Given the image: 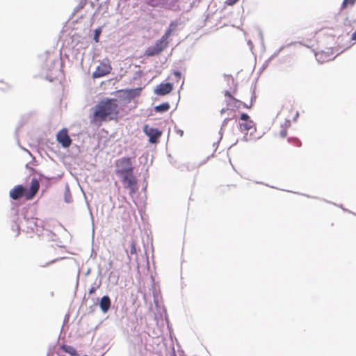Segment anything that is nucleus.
I'll use <instances>...</instances> for the list:
<instances>
[{"label": "nucleus", "mask_w": 356, "mask_h": 356, "mask_svg": "<svg viewBox=\"0 0 356 356\" xmlns=\"http://www.w3.org/2000/svg\"><path fill=\"white\" fill-rule=\"evenodd\" d=\"M170 104L168 102L163 103L154 107V111L159 113L166 112L170 109Z\"/></svg>", "instance_id": "nucleus-17"}, {"label": "nucleus", "mask_w": 356, "mask_h": 356, "mask_svg": "<svg viewBox=\"0 0 356 356\" xmlns=\"http://www.w3.org/2000/svg\"><path fill=\"white\" fill-rule=\"evenodd\" d=\"M355 2L356 0H343L341 5V9H345L348 6H352Z\"/></svg>", "instance_id": "nucleus-18"}, {"label": "nucleus", "mask_w": 356, "mask_h": 356, "mask_svg": "<svg viewBox=\"0 0 356 356\" xmlns=\"http://www.w3.org/2000/svg\"><path fill=\"white\" fill-rule=\"evenodd\" d=\"M115 172L120 177L124 187L129 190L130 195H134L138 190V180L134 175L133 161L129 157H122L115 161Z\"/></svg>", "instance_id": "nucleus-1"}, {"label": "nucleus", "mask_w": 356, "mask_h": 356, "mask_svg": "<svg viewBox=\"0 0 356 356\" xmlns=\"http://www.w3.org/2000/svg\"><path fill=\"white\" fill-rule=\"evenodd\" d=\"M171 90H155L156 94L158 95H165L168 94Z\"/></svg>", "instance_id": "nucleus-21"}, {"label": "nucleus", "mask_w": 356, "mask_h": 356, "mask_svg": "<svg viewBox=\"0 0 356 356\" xmlns=\"http://www.w3.org/2000/svg\"><path fill=\"white\" fill-rule=\"evenodd\" d=\"M112 70V67L108 58L104 59L97 67L92 73L93 78H99L108 74Z\"/></svg>", "instance_id": "nucleus-7"}, {"label": "nucleus", "mask_w": 356, "mask_h": 356, "mask_svg": "<svg viewBox=\"0 0 356 356\" xmlns=\"http://www.w3.org/2000/svg\"><path fill=\"white\" fill-rule=\"evenodd\" d=\"M100 33H101L100 29H96L95 31L94 40L97 42H99V37Z\"/></svg>", "instance_id": "nucleus-19"}, {"label": "nucleus", "mask_w": 356, "mask_h": 356, "mask_svg": "<svg viewBox=\"0 0 356 356\" xmlns=\"http://www.w3.org/2000/svg\"><path fill=\"white\" fill-rule=\"evenodd\" d=\"M168 45V40L165 38L163 36L160 40H157L154 45L149 47L145 52V55L147 56H154L161 54Z\"/></svg>", "instance_id": "nucleus-5"}, {"label": "nucleus", "mask_w": 356, "mask_h": 356, "mask_svg": "<svg viewBox=\"0 0 356 356\" xmlns=\"http://www.w3.org/2000/svg\"><path fill=\"white\" fill-rule=\"evenodd\" d=\"M240 119L243 122H246L250 120L249 115L246 113H242L241 115Z\"/></svg>", "instance_id": "nucleus-20"}, {"label": "nucleus", "mask_w": 356, "mask_h": 356, "mask_svg": "<svg viewBox=\"0 0 356 356\" xmlns=\"http://www.w3.org/2000/svg\"><path fill=\"white\" fill-rule=\"evenodd\" d=\"M56 140L64 148L69 147L72 144V139L70 138L68 131L66 128L62 129L56 134Z\"/></svg>", "instance_id": "nucleus-8"}, {"label": "nucleus", "mask_w": 356, "mask_h": 356, "mask_svg": "<svg viewBox=\"0 0 356 356\" xmlns=\"http://www.w3.org/2000/svg\"><path fill=\"white\" fill-rule=\"evenodd\" d=\"M172 95L174 96V100L172 101V103L177 102L179 98V92L175 93V94H172Z\"/></svg>", "instance_id": "nucleus-23"}, {"label": "nucleus", "mask_w": 356, "mask_h": 356, "mask_svg": "<svg viewBox=\"0 0 356 356\" xmlns=\"http://www.w3.org/2000/svg\"><path fill=\"white\" fill-rule=\"evenodd\" d=\"M225 96L226 97H227V98H228V99L227 100V104H234V106H236V104H234L235 103H236V102H234V101H232V100H230V98L229 97V96H227V95L226 96L225 95Z\"/></svg>", "instance_id": "nucleus-24"}, {"label": "nucleus", "mask_w": 356, "mask_h": 356, "mask_svg": "<svg viewBox=\"0 0 356 356\" xmlns=\"http://www.w3.org/2000/svg\"><path fill=\"white\" fill-rule=\"evenodd\" d=\"M41 60L43 67L47 70H51L55 65L57 56L54 54L47 52L41 56Z\"/></svg>", "instance_id": "nucleus-9"}, {"label": "nucleus", "mask_w": 356, "mask_h": 356, "mask_svg": "<svg viewBox=\"0 0 356 356\" xmlns=\"http://www.w3.org/2000/svg\"><path fill=\"white\" fill-rule=\"evenodd\" d=\"M97 288V287H96V286H92V287L90 289V290H89V293H90V294H92V293H94L96 291Z\"/></svg>", "instance_id": "nucleus-25"}, {"label": "nucleus", "mask_w": 356, "mask_h": 356, "mask_svg": "<svg viewBox=\"0 0 356 356\" xmlns=\"http://www.w3.org/2000/svg\"><path fill=\"white\" fill-rule=\"evenodd\" d=\"M137 242L135 238L131 237L130 241L128 242V249L126 250L127 253L129 252V257H131L132 255L137 256L138 252L136 248Z\"/></svg>", "instance_id": "nucleus-11"}, {"label": "nucleus", "mask_w": 356, "mask_h": 356, "mask_svg": "<svg viewBox=\"0 0 356 356\" xmlns=\"http://www.w3.org/2000/svg\"><path fill=\"white\" fill-rule=\"evenodd\" d=\"M111 307V300L108 296L102 298L100 301V307L104 312H106Z\"/></svg>", "instance_id": "nucleus-12"}, {"label": "nucleus", "mask_w": 356, "mask_h": 356, "mask_svg": "<svg viewBox=\"0 0 356 356\" xmlns=\"http://www.w3.org/2000/svg\"><path fill=\"white\" fill-rule=\"evenodd\" d=\"M289 127V122L286 120L284 124L281 126V129L279 132V136L281 138H284L286 137L288 134V128Z\"/></svg>", "instance_id": "nucleus-15"}, {"label": "nucleus", "mask_w": 356, "mask_h": 356, "mask_svg": "<svg viewBox=\"0 0 356 356\" xmlns=\"http://www.w3.org/2000/svg\"><path fill=\"white\" fill-rule=\"evenodd\" d=\"M177 26V22H172L168 29L166 30L165 33L163 35V36L166 38L167 40H168L169 37L171 35V34L172 33V32L176 29Z\"/></svg>", "instance_id": "nucleus-14"}, {"label": "nucleus", "mask_w": 356, "mask_h": 356, "mask_svg": "<svg viewBox=\"0 0 356 356\" xmlns=\"http://www.w3.org/2000/svg\"><path fill=\"white\" fill-rule=\"evenodd\" d=\"M40 188V183L36 178H33L31 182V186L29 190L24 188L22 185H17L10 191V197L17 200L22 197H25L26 200H29L38 192Z\"/></svg>", "instance_id": "nucleus-3"}, {"label": "nucleus", "mask_w": 356, "mask_h": 356, "mask_svg": "<svg viewBox=\"0 0 356 356\" xmlns=\"http://www.w3.org/2000/svg\"><path fill=\"white\" fill-rule=\"evenodd\" d=\"M144 131L149 136V141L151 143H156L157 139L161 136V131L157 129L149 128L147 125L145 126Z\"/></svg>", "instance_id": "nucleus-10"}, {"label": "nucleus", "mask_w": 356, "mask_h": 356, "mask_svg": "<svg viewBox=\"0 0 356 356\" xmlns=\"http://www.w3.org/2000/svg\"><path fill=\"white\" fill-rule=\"evenodd\" d=\"M118 115V104L115 99L100 101L95 107L91 123L101 125L103 122L112 120Z\"/></svg>", "instance_id": "nucleus-2"}, {"label": "nucleus", "mask_w": 356, "mask_h": 356, "mask_svg": "<svg viewBox=\"0 0 356 356\" xmlns=\"http://www.w3.org/2000/svg\"><path fill=\"white\" fill-rule=\"evenodd\" d=\"M351 39L353 40H356V30L354 31V33H353L351 35Z\"/></svg>", "instance_id": "nucleus-26"}, {"label": "nucleus", "mask_w": 356, "mask_h": 356, "mask_svg": "<svg viewBox=\"0 0 356 356\" xmlns=\"http://www.w3.org/2000/svg\"><path fill=\"white\" fill-rule=\"evenodd\" d=\"M239 0H226L225 3L228 6H234Z\"/></svg>", "instance_id": "nucleus-22"}, {"label": "nucleus", "mask_w": 356, "mask_h": 356, "mask_svg": "<svg viewBox=\"0 0 356 356\" xmlns=\"http://www.w3.org/2000/svg\"><path fill=\"white\" fill-rule=\"evenodd\" d=\"M61 348H62V350H63L64 352L70 354L72 356H79V355L77 354L76 350L71 346L63 345L61 346Z\"/></svg>", "instance_id": "nucleus-16"}, {"label": "nucleus", "mask_w": 356, "mask_h": 356, "mask_svg": "<svg viewBox=\"0 0 356 356\" xmlns=\"http://www.w3.org/2000/svg\"><path fill=\"white\" fill-rule=\"evenodd\" d=\"M254 126V124L253 121L251 120L240 123L239 124V127L241 131H248L250 129H253Z\"/></svg>", "instance_id": "nucleus-13"}, {"label": "nucleus", "mask_w": 356, "mask_h": 356, "mask_svg": "<svg viewBox=\"0 0 356 356\" xmlns=\"http://www.w3.org/2000/svg\"><path fill=\"white\" fill-rule=\"evenodd\" d=\"M225 95L229 96V97L230 98V100H232L236 102H239V105L237 106V107H240V106L242 105L244 108H252V106H253L254 101L256 99L254 90H250L249 92L247 94V97L249 98V99L243 97V100H238V99H235L234 97H233L231 95L230 92L228 90L225 91Z\"/></svg>", "instance_id": "nucleus-6"}, {"label": "nucleus", "mask_w": 356, "mask_h": 356, "mask_svg": "<svg viewBox=\"0 0 356 356\" xmlns=\"http://www.w3.org/2000/svg\"><path fill=\"white\" fill-rule=\"evenodd\" d=\"M184 79L179 72H174L167 79L165 83H161L157 89H177L181 88Z\"/></svg>", "instance_id": "nucleus-4"}]
</instances>
